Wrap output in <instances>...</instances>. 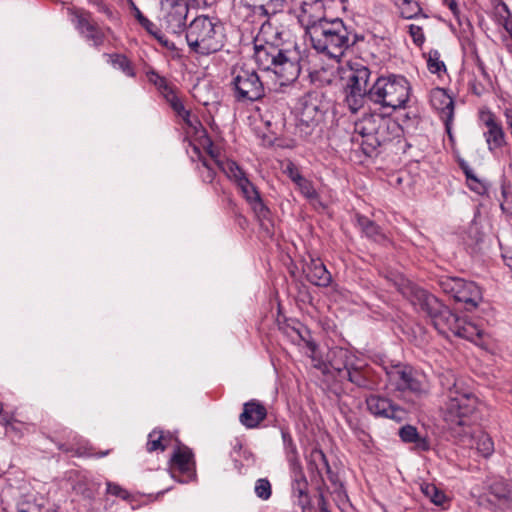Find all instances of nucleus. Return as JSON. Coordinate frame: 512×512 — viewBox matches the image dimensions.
<instances>
[{"mask_svg": "<svg viewBox=\"0 0 512 512\" xmlns=\"http://www.w3.org/2000/svg\"><path fill=\"white\" fill-rule=\"evenodd\" d=\"M444 379L441 381L445 395L441 408L444 421L451 429L470 425L478 411V397L462 380L453 376Z\"/></svg>", "mask_w": 512, "mask_h": 512, "instance_id": "1", "label": "nucleus"}, {"mask_svg": "<svg viewBox=\"0 0 512 512\" xmlns=\"http://www.w3.org/2000/svg\"><path fill=\"white\" fill-rule=\"evenodd\" d=\"M402 128L395 120L379 114L363 116L354 124L352 141L359 142L367 156L378 153V149L400 138Z\"/></svg>", "mask_w": 512, "mask_h": 512, "instance_id": "2", "label": "nucleus"}, {"mask_svg": "<svg viewBox=\"0 0 512 512\" xmlns=\"http://www.w3.org/2000/svg\"><path fill=\"white\" fill-rule=\"evenodd\" d=\"M307 35L317 52L332 59L341 58L349 47L364 40L363 36H359L339 18L320 23Z\"/></svg>", "mask_w": 512, "mask_h": 512, "instance_id": "3", "label": "nucleus"}, {"mask_svg": "<svg viewBox=\"0 0 512 512\" xmlns=\"http://www.w3.org/2000/svg\"><path fill=\"white\" fill-rule=\"evenodd\" d=\"M400 292L412 305L418 306L431 318L439 333L447 337L450 334L454 335L461 318L443 305L434 295L409 281L402 284Z\"/></svg>", "mask_w": 512, "mask_h": 512, "instance_id": "4", "label": "nucleus"}, {"mask_svg": "<svg viewBox=\"0 0 512 512\" xmlns=\"http://www.w3.org/2000/svg\"><path fill=\"white\" fill-rule=\"evenodd\" d=\"M305 51L300 49H275L254 51V59L260 69L272 72L278 78L280 85L294 82L303 67Z\"/></svg>", "mask_w": 512, "mask_h": 512, "instance_id": "5", "label": "nucleus"}, {"mask_svg": "<svg viewBox=\"0 0 512 512\" xmlns=\"http://www.w3.org/2000/svg\"><path fill=\"white\" fill-rule=\"evenodd\" d=\"M185 38L190 50L203 56L216 53L224 46L221 22L207 15H199L188 24Z\"/></svg>", "mask_w": 512, "mask_h": 512, "instance_id": "6", "label": "nucleus"}, {"mask_svg": "<svg viewBox=\"0 0 512 512\" xmlns=\"http://www.w3.org/2000/svg\"><path fill=\"white\" fill-rule=\"evenodd\" d=\"M411 94V85L402 75L391 74L376 79L370 87L369 101L393 110L404 108Z\"/></svg>", "mask_w": 512, "mask_h": 512, "instance_id": "7", "label": "nucleus"}, {"mask_svg": "<svg viewBox=\"0 0 512 512\" xmlns=\"http://www.w3.org/2000/svg\"><path fill=\"white\" fill-rule=\"evenodd\" d=\"M231 74L230 88L237 102H255L265 96L264 84L254 69L237 65Z\"/></svg>", "mask_w": 512, "mask_h": 512, "instance_id": "8", "label": "nucleus"}, {"mask_svg": "<svg viewBox=\"0 0 512 512\" xmlns=\"http://www.w3.org/2000/svg\"><path fill=\"white\" fill-rule=\"evenodd\" d=\"M325 111L322 95L316 91L308 92L299 99L296 129L302 138L312 135L323 121Z\"/></svg>", "mask_w": 512, "mask_h": 512, "instance_id": "9", "label": "nucleus"}, {"mask_svg": "<svg viewBox=\"0 0 512 512\" xmlns=\"http://www.w3.org/2000/svg\"><path fill=\"white\" fill-rule=\"evenodd\" d=\"M442 291L452 297L456 302L464 303L467 309L477 307L482 295L476 283L466 281L460 277L443 275L438 279Z\"/></svg>", "mask_w": 512, "mask_h": 512, "instance_id": "10", "label": "nucleus"}, {"mask_svg": "<svg viewBox=\"0 0 512 512\" xmlns=\"http://www.w3.org/2000/svg\"><path fill=\"white\" fill-rule=\"evenodd\" d=\"M189 6L185 0H161L158 21L166 32L180 36L186 32Z\"/></svg>", "mask_w": 512, "mask_h": 512, "instance_id": "11", "label": "nucleus"}, {"mask_svg": "<svg viewBox=\"0 0 512 512\" xmlns=\"http://www.w3.org/2000/svg\"><path fill=\"white\" fill-rule=\"evenodd\" d=\"M389 384L395 390L410 392L417 397L427 394V386L421 377L411 366L397 364L386 370Z\"/></svg>", "mask_w": 512, "mask_h": 512, "instance_id": "12", "label": "nucleus"}, {"mask_svg": "<svg viewBox=\"0 0 512 512\" xmlns=\"http://www.w3.org/2000/svg\"><path fill=\"white\" fill-rule=\"evenodd\" d=\"M68 14L71 16V22L76 30L86 41L91 42L96 48L103 45L105 33L89 11L72 8L68 9Z\"/></svg>", "mask_w": 512, "mask_h": 512, "instance_id": "13", "label": "nucleus"}, {"mask_svg": "<svg viewBox=\"0 0 512 512\" xmlns=\"http://www.w3.org/2000/svg\"><path fill=\"white\" fill-rule=\"evenodd\" d=\"M268 47L300 49L296 43L289 39L288 31L270 22H265L254 39V51L266 50Z\"/></svg>", "mask_w": 512, "mask_h": 512, "instance_id": "14", "label": "nucleus"}, {"mask_svg": "<svg viewBox=\"0 0 512 512\" xmlns=\"http://www.w3.org/2000/svg\"><path fill=\"white\" fill-rule=\"evenodd\" d=\"M365 402L367 410L375 417L391 419L397 423L405 421L408 417L406 409L387 397L371 394L366 397Z\"/></svg>", "mask_w": 512, "mask_h": 512, "instance_id": "15", "label": "nucleus"}, {"mask_svg": "<svg viewBox=\"0 0 512 512\" xmlns=\"http://www.w3.org/2000/svg\"><path fill=\"white\" fill-rule=\"evenodd\" d=\"M481 119L486 127L483 133L489 152L497 155L508 147V141L501 122L488 111L482 113Z\"/></svg>", "mask_w": 512, "mask_h": 512, "instance_id": "16", "label": "nucleus"}, {"mask_svg": "<svg viewBox=\"0 0 512 512\" xmlns=\"http://www.w3.org/2000/svg\"><path fill=\"white\" fill-rule=\"evenodd\" d=\"M300 6L298 21L309 34L315 26L328 20L325 17V5L323 0H297Z\"/></svg>", "mask_w": 512, "mask_h": 512, "instance_id": "17", "label": "nucleus"}, {"mask_svg": "<svg viewBox=\"0 0 512 512\" xmlns=\"http://www.w3.org/2000/svg\"><path fill=\"white\" fill-rule=\"evenodd\" d=\"M431 104L440 112L445 127L449 130L454 119V101L445 89L436 88L431 93Z\"/></svg>", "mask_w": 512, "mask_h": 512, "instance_id": "18", "label": "nucleus"}, {"mask_svg": "<svg viewBox=\"0 0 512 512\" xmlns=\"http://www.w3.org/2000/svg\"><path fill=\"white\" fill-rule=\"evenodd\" d=\"M267 409L258 400L252 399L243 404V411L239 416L240 423L248 429L256 428L266 418Z\"/></svg>", "mask_w": 512, "mask_h": 512, "instance_id": "19", "label": "nucleus"}, {"mask_svg": "<svg viewBox=\"0 0 512 512\" xmlns=\"http://www.w3.org/2000/svg\"><path fill=\"white\" fill-rule=\"evenodd\" d=\"M306 279L313 285L319 287H327L332 280L330 272L319 259L311 258L303 268Z\"/></svg>", "mask_w": 512, "mask_h": 512, "instance_id": "20", "label": "nucleus"}, {"mask_svg": "<svg viewBox=\"0 0 512 512\" xmlns=\"http://www.w3.org/2000/svg\"><path fill=\"white\" fill-rule=\"evenodd\" d=\"M345 377L359 388L374 390L378 386V380L371 368L367 366L355 367L347 370Z\"/></svg>", "mask_w": 512, "mask_h": 512, "instance_id": "21", "label": "nucleus"}, {"mask_svg": "<svg viewBox=\"0 0 512 512\" xmlns=\"http://www.w3.org/2000/svg\"><path fill=\"white\" fill-rule=\"evenodd\" d=\"M353 356L347 349L335 347L327 353L329 367L336 371L340 377H345L347 370L353 366Z\"/></svg>", "mask_w": 512, "mask_h": 512, "instance_id": "22", "label": "nucleus"}, {"mask_svg": "<svg viewBox=\"0 0 512 512\" xmlns=\"http://www.w3.org/2000/svg\"><path fill=\"white\" fill-rule=\"evenodd\" d=\"M171 466L182 474L192 476L195 474L194 454L187 446L177 447L170 459Z\"/></svg>", "mask_w": 512, "mask_h": 512, "instance_id": "23", "label": "nucleus"}, {"mask_svg": "<svg viewBox=\"0 0 512 512\" xmlns=\"http://www.w3.org/2000/svg\"><path fill=\"white\" fill-rule=\"evenodd\" d=\"M489 493L502 504L512 502V481L502 477L492 478L488 484Z\"/></svg>", "mask_w": 512, "mask_h": 512, "instance_id": "24", "label": "nucleus"}, {"mask_svg": "<svg viewBox=\"0 0 512 512\" xmlns=\"http://www.w3.org/2000/svg\"><path fill=\"white\" fill-rule=\"evenodd\" d=\"M371 72L368 67L355 63L351 67V73L348 77L347 87L358 90H369L368 82Z\"/></svg>", "mask_w": 512, "mask_h": 512, "instance_id": "25", "label": "nucleus"}, {"mask_svg": "<svg viewBox=\"0 0 512 512\" xmlns=\"http://www.w3.org/2000/svg\"><path fill=\"white\" fill-rule=\"evenodd\" d=\"M399 437L405 443H414L416 448L421 451H427L430 444L425 437H422L417 428L412 425H404L399 429Z\"/></svg>", "mask_w": 512, "mask_h": 512, "instance_id": "26", "label": "nucleus"}, {"mask_svg": "<svg viewBox=\"0 0 512 512\" xmlns=\"http://www.w3.org/2000/svg\"><path fill=\"white\" fill-rule=\"evenodd\" d=\"M250 207L255 215V218L259 222L260 227L269 232L273 226L270 209L264 204L261 196L251 202Z\"/></svg>", "mask_w": 512, "mask_h": 512, "instance_id": "27", "label": "nucleus"}, {"mask_svg": "<svg viewBox=\"0 0 512 512\" xmlns=\"http://www.w3.org/2000/svg\"><path fill=\"white\" fill-rule=\"evenodd\" d=\"M345 93H346L345 103H346L348 109L352 113H356L361 108H363L366 100H369L370 89L369 90H361V89L355 90V89H352V88L346 86Z\"/></svg>", "mask_w": 512, "mask_h": 512, "instance_id": "28", "label": "nucleus"}, {"mask_svg": "<svg viewBox=\"0 0 512 512\" xmlns=\"http://www.w3.org/2000/svg\"><path fill=\"white\" fill-rule=\"evenodd\" d=\"M356 222L361 231L373 241L380 242L385 239V235L380 226L368 217L358 214L356 216Z\"/></svg>", "mask_w": 512, "mask_h": 512, "instance_id": "29", "label": "nucleus"}, {"mask_svg": "<svg viewBox=\"0 0 512 512\" xmlns=\"http://www.w3.org/2000/svg\"><path fill=\"white\" fill-rule=\"evenodd\" d=\"M421 492L427 497L434 505L446 508L449 505L450 499L448 496L433 483H423L420 486Z\"/></svg>", "mask_w": 512, "mask_h": 512, "instance_id": "30", "label": "nucleus"}, {"mask_svg": "<svg viewBox=\"0 0 512 512\" xmlns=\"http://www.w3.org/2000/svg\"><path fill=\"white\" fill-rule=\"evenodd\" d=\"M214 162L217 168L221 170L230 180L234 181L235 184H237L240 179L247 177L245 172L233 160L215 159Z\"/></svg>", "mask_w": 512, "mask_h": 512, "instance_id": "31", "label": "nucleus"}, {"mask_svg": "<svg viewBox=\"0 0 512 512\" xmlns=\"http://www.w3.org/2000/svg\"><path fill=\"white\" fill-rule=\"evenodd\" d=\"M170 442V437L165 436L162 430L154 429L149 433L146 449L148 452L164 451Z\"/></svg>", "mask_w": 512, "mask_h": 512, "instance_id": "32", "label": "nucleus"}, {"mask_svg": "<svg viewBox=\"0 0 512 512\" xmlns=\"http://www.w3.org/2000/svg\"><path fill=\"white\" fill-rule=\"evenodd\" d=\"M193 151L201 162V166H198V169L200 171L202 180L206 183H212L216 176V164H213L212 161H209L207 157L203 156L197 146H193Z\"/></svg>", "mask_w": 512, "mask_h": 512, "instance_id": "33", "label": "nucleus"}, {"mask_svg": "<svg viewBox=\"0 0 512 512\" xmlns=\"http://www.w3.org/2000/svg\"><path fill=\"white\" fill-rule=\"evenodd\" d=\"M481 334V330L476 325L461 318L454 336L475 342L481 338Z\"/></svg>", "mask_w": 512, "mask_h": 512, "instance_id": "34", "label": "nucleus"}, {"mask_svg": "<svg viewBox=\"0 0 512 512\" xmlns=\"http://www.w3.org/2000/svg\"><path fill=\"white\" fill-rule=\"evenodd\" d=\"M104 57L108 58V62L118 70H121L126 76L134 77L135 71L131 61L123 54H108L104 53Z\"/></svg>", "mask_w": 512, "mask_h": 512, "instance_id": "35", "label": "nucleus"}, {"mask_svg": "<svg viewBox=\"0 0 512 512\" xmlns=\"http://www.w3.org/2000/svg\"><path fill=\"white\" fill-rule=\"evenodd\" d=\"M250 4L262 10L263 14L271 15L280 11L285 0H249Z\"/></svg>", "mask_w": 512, "mask_h": 512, "instance_id": "36", "label": "nucleus"}, {"mask_svg": "<svg viewBox=\"0 0 512 512\" xmlns=\"http://www.w3.org/2000/svg\"><path fill=\"white\" fill-rule=\"evenodd\" d=\"M236 185L248 204L260 197L258 189L247 177L240 179Z\"/></svg>", "mask_w": 512, "mask_h": 512, "instance_id": "37", "label": "nucleus"}, {"mask_svg": "<svg viewBox=\"0 0 512 512\" xmlns=\"http://www.w3.org/2000/svg\"><path fill=\"white\" fill-rule=\"evenodd\" d=\"M311 459H312V462L316 464V469L318 470L319 473H320L319 466L322 465V467L326 470V473L328 474L329 479L331 481H334V474L331 470V467L329 465L327 457L322 450L314 449L311 452Z\"/></svg>", "mask_w": 512, "mask_h": 512, "instance_id": "38", "label": "nucleus"}, {"mask_svg": "<svg viewBox=\"0 0 512 512\" xmlns=\"http://www.w3.org/2000/svg\"><path fill=\"white\" fill-rule=\"evenodd\" d=\"M476 448L484 457H488L494 451V444L487 434L481 433L478 436Z\"/></svg>", "mask_w": 512, "mask_h": 512, "instance_id": "39", "label": "nucleus"}, {"mask_svg": "<svg viewBox=\"0 0 512 512\" xmlns=\"http://www.w3.org/2000/svg\"><path fill=\"white\" fill-rule=\"evenodd\" d=\"M254 492L258 498L268 500L272 494L271 483L266 478H260L256 481Z\"/></svg>", "mask_w": 512, "mask_h": 512, "instance_id": "40", "label": "nucleus"}, {"mask_svg": "<svg viewBox=\"0 0 512 512\" xmlns=\"http://www.w3.org/2000/svg\"><path fill=\"white\" fill-rule=\"evenodd\" d=\"M427 66L431 73H440L442 70H446L445 64L440 60V53L437 50L429 52Z\"/></svg>", "mask_w": 512, "mask_h": 512, "instance_id": "41", "label": "nucleus"}, {"mask_svg": "<svg viewBox=\"0 0 512 512\" xmlns=\"http://www.w3.org/2000/svg\"><path fill=\"white\" fill-rule=\"evenodd\" d=\"M147 78L150 83L155 85L157 89L160 91L161 94H163L165 91H167L171 85L168 83L165 77L159 75L156 71L151 70L147 73Z\"/></svg>", "mask_w": 512, "mask_h": 512, "instance_id": "42", "label": "nucleus"}, {"mask_svg": "<svg viewBox=\"0 0 512 512\" xmlns=\"http://www.w3.org/2000/svg\"><path fill=\"white\" fill-rule=\"evenodd\" d=\"M501 11H497L498 21L503 25L506 31H512V18L511 13L506 3H500Z\"/></svg>", "mask_w": 512, "mask_h": 512, "instance_id": "43", "label": "nucleus"}, {"mask_svg": "<svg viewBox=\"0 0 512 512\" xmlns=\"http://www.w3.org/2000/svg\"><path fill=\"white\" fill-rule=\"evenodd\" d=\"M131 10L133 11L134 17L137 19L139 24L147 31L152 32L155 28V24L150 21L147 17H145L140 9L135 5L134 2H131Z\"/></svg>", "mask_w": 512, "mask_h": 512, "instance_id": "44", "label": "nucleus"}, {"mask_svg": "<svg viewBox=\"0 0 512 512\" xmlns=\"http://www.w3.org/2000/svg\"><path fill=\"white\" fill-rule=\"evenodd\" d=\"M304 197L307 199H316L318 197L317 191L312 183L304 177L296 184Z\"/></svg>", "mask_w": 512, "mask_h": 512, "instance_id": "45", "label": "nucleus"}, {"mask_svg": "<svg viewBox=\"0 0 512 512\" xmlns=\"http://www.w3.org/2000/svg\"><path fill=\"white\" fill-rule=\"evenodd\" d=\"M18 512H56L53 509L47 508L41 504L34 502H23L18 505Z\"/></svg>", "mask_w": 512, "mask_h": 512, "instance_id": "46", "label": "nucleus"}, {"mask_svg": "<svg viewBox=\"0 0 512 512\" xmlns=\"http://www.w3.org/2000/svg\"><path fill=\"white\" fill-rule=\"evenodd\" d=\"M293 494L296 497H302L308 494V482L304 475H301L299 479H296L292 485Z\"/></svg>", "mask_w": 512, "mask_h": 512, "instance_id": "47", "label": "nucleus"}, {"mask_svg": "<svg viewBox=\"0 0 512 512\" xmlns=\"http://www.w3.org/2000/svg\"><path fill=\"white\" fill-rule=\"evenodd\" d=\"M106 485H107V493H109L113 496L119 497L123 500L130 499V497H131L130 493L126 489L121 487L119 484L113 483V482H107Z\"/></svg>", "mask_w": 512, "mask_h": 512, "instance_id": "48", "label": "nucleus"}, {"mask_svg": "<svg viewBox=\"0 0 512 512\" xmlns=\"http://www.w3.org/2000/svg\"><path fill=\"white\" fill-rule=\"evenodd\" d=\"M151 34L162 46L169 50H176V46L173 42H171L156 26L152 32H148Z\"/></svg>", "mask_w": 512, "mask_h": 512, "instance_id": "49", "label": "nucleus"}, {"mask_svg": "<svg viewBox=\"0 0 512 512\" xmlns=\"http://www.w3.org/2000/svg\"><path fill=\"white\" fill-rule=\"evenodd\" d=\"M409 34L417 45H421L425 40L423 29L418 25L411 24L409 26Z\"/></svg>", "mask_w": 512, "mask_h": 512, "instance_id": "50", "label": "nucleus"}, {"mask_svg": "<svg viewBox=\"0 0 512 512\" xmlns=\"http://www.w3.org/2000/svg\"><path fill=\"white\" fill-rule=\"evenodd\" d=\"M421 12V7L417 2L413 3L412 6H405L402 8V16L406 19L415 18Z\"/></svg>", "mask_w": 512, "mask_h": 512, "instance_id": "51", "label": "nucleus"}, {"mask_svg": "<svg viewBox=\"0 0 512 512\" xmlns=\"http://www.w3.org/2000/svg\"><path fill=\"white\" fill-rule=\"evenodd\" d=\"M466 180H467L469 188L471 190H473L477 193H481V190L484 187L473 171L466 176Z\"/></svg>", "mask_w": 512, "mask_h": 512, "instance_id": "52", "label": "nucleus"}, {"mask_svg": "<svg viewBox=\"0 0 512 512\" xmlns=\"http://www.w3.org/2000/svg\"><path fill=\"white\" fill-rule=\"evenodd\" d=\"M288 177L295 183L297 184L299 181H301V179L303 178V176L301 175V173L299 172L298 168L293 164V163H289L286 168H285V171H284Z\"/></svg>", "mask_w": 512, "mask_h": 512, "instance_id": "53", "label": "nucleus"}, {"mask_svg": "<svg viewBox=\"0 0 512 512\" xmlns=\"http://www.w3.org/2000/svg\"><path fill=\"white\" fill-rule=\"evenodd\" d=\"M171 108L179 117L180 116H188V110L185 109L181 100H178L177 102H173Z\"/></svg>", "mask_w": 512, "mask_h": 512, "instance_id": "54", "label": "nucleus"}, {"mask_svg": "<svg viewBox=\"0 0 512 512\" xmlns=\"http://www.w3.org/2000/svg\"><path fill=\"white\" fill-rule=\"evenodd\" d=\"M443 4L448 6V8L450 9L455 18H459L460 9L458 7L456 0H443Z\"/></svg>", "mask_w": 512, "mask_h": 512, "instance_id": "55", "label": "nucleus"}, {"mask_svg": "<svg viewBox=\"0 0 512 512\" xmlns=\"http://www.w3.org/2000/svg\"><path fill=\"white\" fill-rule=\"evenodd\" d=\"M162 95L166 99V101L170 104V106H172L173 102H177L178 100H180V98L176 95L172 86L167 91H165Z\"/></svg>", "mask_w": 512, "mask_h": 512, "instance_id": "56", "label": "nucleus"}, {"mask_svg": "<svg viewBox=\"0 0 512 512\" xmlns=\"http://www.w3.org/2000/svg\"><path fill=\"white\" fill-rule=\"evenodd\" d=\"M182 120L190 127L195 128L199 125L201 126V123L197 120L196 117H192L191 112L188 110V116H180Z\"/></svg>", "mask_w": 512, "mask_h": 512, "instance_id": "57", "label": "nucleus"}, {"mask_svg": "<svg viewBox=\"0 0 512 512\" xmlns=\"http://www.w3.org/2000/svg\"><path fill=\"white\" fill-rule=\"evenodd\" d=\"M286 449L289 461H293L296 458L297 450L291 437H289V446H287Z\"/></svg>", "mask_w": 512, "mask_h": 512, "instance_id": "58", "label": "nucleus"}, {"mask_svg": "<svg viewBox=\"0 0 512 512\" xmlns=\"http://www.w3.org/2000/svg\"><path fill=\"white\" fill-rule=\"evenodd\" d=\"M0 422L6 426V432L7 433L10 432V431H16V427L12 423L10 416L4 415L3 418L0 420Z\"/></svg>", "mask_w": 512, "mask_h": 512, "instance_id": "59", "label": "nucleus"}, {"mask_svg": "<svg viewBox=\"0 0 512 512\" xmlns=\"http://www.w3.org/2000/svg\"><path fill=\"white\" fill-rule=\"evenodd\" d=\"M297 505L300 507V508H305L309 505H312L311 504V498L309 495H304L302 497H297Z\"/></svg>", "mask_w": 512, "mask_h": 512, "instance_id": "60", "label": "nucleus"}, {"mask_svg": "<svg viewBox=\"0 0 512 512\" xmlns=\"http://www.w3.org/2000/svg\"><path fill=\"white\" fill-rule=\"evenodd\" d=\"M318 506H319L320 512H331L328 509L327 501L322 493H320V495H319Z\"/></svg>", "mask_w": 512, "mask_h": 512, "instance_id": "61", "label": "nucleus"}, {"mask_svg": "<svg viewBox=\"0 0 512 512\" xmlns=\"http://www.w3.org/2000/svg\"><path fill=\"white\" fill-rule=\"evenodd\" d=\"M207 153L209 154V158H207L209 161H212L213 164H215V159H221L219 157V153L216 152L213 148V144L210 143L208 148H207Z\"/></svg>", "mask_w": 512, "mask_h": 512, "instance_id": "62", "label": "nucleus"}, {"mask_svg": "<svg viewBox=\"0 0 512 512\" xmlns=\"http://www.w3.org/2000/svg\"><path fill=\"white\" fill-rule=\"evenodd\" d=\"M459 165L462 171L464 172L465 176H467L473 171L472 168L465 161H461Z\"/></svg>", "mask_w": 512, "mask_h": 512, "instance_id": "63", "label": "nucleus"}, {"mask_svg": "<svg viewBox=\"0 0 512 512\" xmlns=\"http://www.w3.org/2000/svg\"><path fill=\"white\" fill-rule=\"evenodd\" d=\"M506 123L510 131H512V113L508 110L505 111Z\"/></svg>", "mask_w": 512, "mask_h": 512, "instance_id": "64", "label": "nucleus"}]
</instances>
